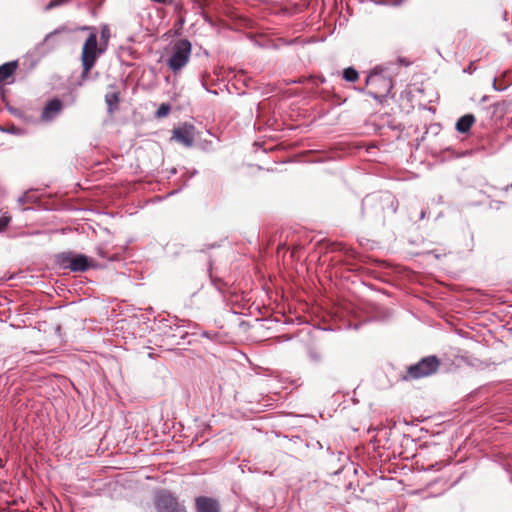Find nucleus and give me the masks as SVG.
Returning a JSON list of instances; mask_svg holds the SVG:
<instances>
[{
  "instance_id": "nucleus-1",
  "label": "nucleus",
  "mask_w": 512,
  "mask_h": 512,
  "mask_svg": "<svg viewBox=\"0 0 512 512\" xmlns=\"http://www.w3.org/2000/svg\"><path fill=\"white\" fill-rule=\"evenodd\" d=\"M105 51V47H102V44H98L97 33L95 31H92L88 35L82 48V79H85L87 77L89 71L94 67L98 57L102 55Z\"/></svg>"
},
{
  "instance_id": "nucleus-2",
  "label": "nucleus",
  "mask_w": 512,
  "mask_h": 512,
  "mask_svg": "<svg viewBox=\"0 0 512 512\" xmlns=\"http://www.w3.org/2000/svg\"><path fill=\"white\" fill-rule=\"evenodd\" d=\"M441 365L439 358L435 355L423 357L417 363L410 365L403 376L404 380H416L431 376L437 372Z\"/></svg>"
},
{
  "instance_id": "nucleus-3",
  "label": "nucleus",
  "mask_w": 512,
  "mask_h": 512,
  "mask_svg": "<svg viewBox=\"0 0 512 512\" xmlns=\"http://www.w3.org/2000/svg\"><path fill=\"white\" fill-rule=\"evenodd\" d=\"M382 69L376 67L366 78V85H370L377 91H368L367 94L376 100H381L389 95L393 89V80L381 74Z\"/></svg>"
},
{
  "instance_id": "nucleus-4",
  "label": "nucleus",
  "mask_w": 512,
  "mask_h": 512,
  "mask_svg": "<svg viewBox=\"0 0 512 512\" xmlns=\"http://www.w3.org/2000/svg\"><path fill=\"white\" fill-rule=\"evenodd\" d=\"M192 45L187 39H180L173 45L172 54L167 61L168 67L175 73L186 66L190 59Z\"/></svg>"
},
{
  "instance_id": "nucleus-5",
  "label": "nucleus",
  "mask_w": 512,
  "mask_h": 512,
  "mask_svg": "<svg viewBox=\"0 0 512 512\" xmlns=\"http://www.w3.org/2000/svg\"><path fill=\"white\" fill-rule=\"evenodd\" d=\"M382 194L367 195L361 204V215L373 220L382 221L384 214Z\"/></svg>"
},
{
  "instance_id": "nucleus-6",
  "label": "nucleus",
  "mask_w": 512,
  "mask_h": 512,
  "mask_svg": "<svg viewBox=\"0 0 512 512\" xmlns=\"http://www.w3.org/2000/svg\"><path fill=\"white\" fill-rule=\"evenodd\" d=\"M58 263L73 272H85L91 264L90 259L84 254H74L72 252H65L58 255Z\"/></svg>"
},
{
  "instance_id": "nucleus-7",
  "label": "nucleus",
  "mask_w": 512,
  "mask_h": 512,
  "mask_svg": "<svg viewBox=\"0 0 512 512\" xmlns=\"http://www.w3.org/2000/svg\"><path fill=\"white\" fill-rule=\"evenodd\" d=\"M155 508L157 512H186L177 498L169 491L163 490L156 494Z\"/></svg>"
},
{
  "instance_id": "nucleus-8",
  "label": "nucleus",
  "mask_w": 512,
  "mask_h": 512,
  "mask_svg": "<svg viewBox=\"0 0 512 512\" xmlns=\"http://www.w3.org/2000/svg\"><path fill=\"white\" fill-rule=\"evenodd\" d=\"M69 32V29L66 26H60L53 30L52 32L48 33L43 41L37 45V49H43V52H49L53 49H55L59 42L56 40V37L62 33Z\"/></svg>"
},
{
  "instance_id": "nucleus-9",
  "label": "nucleus",
  "mask_w": 512,
  "mask_h": 512,
  "mask_svg": "<svg viewBox=\"0 0 512 512\" xmlns=\"http://www.w3.org/2000/svg\"><path fill=\"white\" fill-rule=\"evenodd\" d=\"M63 109V103L60 99L54 98L47 102V104L44 106L42 113H41V119L43 121H51L55 119L60 112Z\"/></svg>"
},
{
  "instance_id": "nucleus-10",
  "label": "nucleus",
  "mask_w": 512,
  "mask_h": 512,
  "mask_svg": "<svg viewBox=\"0 0 512 512\" xmlns=\"http://www.w3.org/2000/svg\"><path fill=\"white\" fill-rule=\"evenodd\" d=\"M173 137L186 147L194 143L193 126H183L173 130Z\"/></svg>"
},
{
  "instance_id": "nucleus-11",
  "label": "nucleus",
  "mask_w": 512,
  "mask_h": 512,
  "mask_svg": "<svg viewBox=\"0 0 512 512\" xmlns=\"http://www.w3.org/2000/svg\"><path fill=\"white\" fill-rule=\"evenodd\" d=\"M197 512H220V505L217 500L200 496L195 499Z\"/></svg>"
},
{
  "instance_id": "nucleus-12",
  "label": "nucleus",
  "mask_w": 512,
  "mask_h": 512,
  "mask_svg": "<svg viewBox=\"0 0 512 512\" xmlns=\"http://www.w3.org/2000/svg\"><path fill=\"white\" fill-rule=\"evenodd\" d=\"M475 122L473 114H465L456 122V130L460 133H467Z\"/></svg>"
},
{
  "instance_id": "nucleus-13",
  "label": "nucleus",
  "mask_w": 512,
  "mask_h": 512,
  "mask_svg": "<svg viewBox=\"0 0 512 512\" xmlns=\"http://www.w3.org/2000/svg\"><path fill=\"white\" fill-rule=\"evenodd\" d=\"M17 61H11L0 65V83L11 77L17 69Z\"/></svg>"
},
{
  "instance_id": "nucleus-14",
  "label": "nucleus",
  "mask_w": 512,
  "mask_h": 512,
  "mask_svg": "<svg viewBox=\"0 0 512 512\" xmlns=\"http://www.w3.org/2000/svg\"><path fill=\"white\" fill-rule=\"evenodd\" d=\"M382 199L384 203V210H390L392 214H395L398 209V201L396 198L389 193H384L382 194Z\"/></svg>"
},
{
  "instance_id": "nucleus-15",
  "label": "nucleus",
  "mask_w": 512,
  "mask_h": 512,
  "mask_svg": "<svg viewBox=\"0 0 512 512\" xmlns=\"http://www.w3.org/2000/svg\"><path fill=\"white\" fill-rule=\"evenodd\" d=\"M105 102L109 113H112L118 107L119 96L118 93L112 92L105 95Z\"/></svg>"
},
{
  "instance_id": "nucleus-16",
  "label": "nucleus",
  "mask_w": 512,
  "mask_h": 512,
  "mask_svg": "<svg viewBox=\"0 0 512 512\" xmlns=\"http://www.w3.org/2000/svg\"><path fill=\"white\" fill-rule=\"evenodd\" d=\"M165 327L169 328L171 331L177 330L178 328L185 327L186 320L179 319L174 317L173 319H166Z\"/></svg>"
},
{
  "instance_id": "nucleus-17",
  "label": "nucleus",
  "mask_w": 512,
  "mask_h": 512,
  "mask_svg": "<svg viewBox=\"0 0 512 512\" xmlns=\"http://www.w3.org/2000/svg\"><path fill=\"white\" fill-rule=\"evenodd\" d=\"M342 75L347 82H355L359 77L357 70L354 69L353 67H348L344 69Z\"/></svg>"
},
{
  "instance_id": "nucleus-18",
  "label": "nucleus",
  "mask_w": 512,
  "mask_h": 512,
  "mask_svg": "<svg viewBox=\"0 0 512 512\" xmlns=\"http://www.w3.org/2000/svg\"><path fill=\"white\" fill-rule=\"evenodd\" d=\"M109 37H110L109 29L107 27H104L101 30V41H100V44H102V47H105V50L107 49Z\"/></svg>"
},
{
  "instance_id": "nucleus-19",
  "label": "nucleus",
  "mask_w": 512,
  "mask_h": 512,
  "mask_svg": "<svg viewBox=\"0 0 512 512\" xmlns=\"http://www.w3.org/2000/svg\"><path fill=\"white\" fill-rule=\"evenodd\" d=\"M171 110V107L169 104H161L160 107L157 109L156 111V116L161 118V117H164L166 115H168V113L170 112Z\"/></svg>"
},
{
  "instance_id": "nucleus-20",
  "label": "nucleus",
  "mask_w": 512,
  "mask_h": 512,
  "mask_svg": "<svg viewBox=\"0 0 512 512\" xmlns=\"http://www.w3.org/2000/svg\"><path fill=\"white\" fill-rule=\"evenodd\" d=\"M11 221V217L9 215H3L0 217V233L5 231Z\"/></svg>"
},
{
  "instance_id": "nucleus-21",
  "label": "nucleus",
  "mask_w": 512,
  "mask_h": 512,
  "mask_svg": "<svg viewBox=\"0 0 512 512\" xmlns=\"http://www.w3.org/2000/svg\"><path fill=\"white\" fill-rule=\"evenodd\" d=\"M68 0H51L47 6L45 7V10H51L55 7H58L64 3H66Z\"/></svg>"
},
{
  "instance_id": "nucleus-22",
  "label": "nucleus",
  "mask_w": 512,
  "mask_h": 512,
  "mask_svg": "<svg viewBox=\"0 0 512 512\" xmlns=\"http://www.w3.org/2000/svg\"><path fill=\"white\" fill-rule=\"evenodd\" d=\"M30 200L27 196V194H23L21 195L18 199H17V202L19 204V206H23L24 204L28 203Z\"/></svg>"
},
{
  "instance_id": "nucleus-23",
  "label": "nucleus",
  "mask_w": 512,
  "mask_h": 512,
  "mask_svg": "<svg viewBox=\"0 0 512 512\" xmlns=\"http://www.w3.org/2000/svg\"><path fill=\"white\" fill-rule=\"evenodd\" d=\"M476 70V66L471 62L466 68L463 69L464 73L472 74Z\"/></svg>"
},
{
  "instance_id": "nucleus-24",
  "label": "nucleus",
  "mask_w": 512,
  "mask_h": 512,
  "mask_svg": "<svg viewBox=\"0 0 512 512\" xmlns=\"http://www.w3.org/2000/svg\"><path fill=\"white\" fill-rule=\"evenodd\" d=\"M426 217V210H422L420 213V219H424Z\"/></svg>"
},
{
  "instance_id": "nucleus-25",
  "label": "nucleus",
  "mask_w": 512,
  "mask_h": 512,
  "mask_svg": "<svg viewBox=\"0 0 512 512\" xmlns=\"http://www.w3.org/2000/svg\"><path fill=\"white\" fill-rule=\"evenodd\" d=\"M280 338H282L283 340H290V337L288 335H282Z\"/></svg>"
},
{
  "instance_id": "nucleus-26",
  "label": "nucleus",
  "mask_w": 512,
  "mask_h": 512,
  "mask_svg": "<svg viewBox=\"0 0 512 512\" xmlns=\"http://www.w3.org/2000/svg\"><path fill=\"white\" fill-rule=\"evenodd\" d=\"M493 88H494L495 90H500V89H499V88H497V86H496V79H494V81H493Z\"/></svg>"
},
{
  "instance_id": "nucleus-27",
  "label": "nucleus",
  "mask_w": 512,
  "mask_h": 512,
  "mask_svg": "<svg viewBox=\"0 0 512 512\" xmlns=\"http://www.w3.org/2000/svg\"><path fill=\"white\" fill-rule=\"evenodd\" d=\"M511 188H512V183H511V184H509V185H507V186L505 187V191H508V190H509V189H511Z\"/></svg>"
},
{
  "instance_id": "nucleus-28",
  "label": "nucleus",
  "mask_w": 512,
  "mask_h": 512,
  "mask_svg": "<svg viewBox=\"0 0 512 512\" xmlns=\"http://www.w3.org/2000/svg\"><path fill=\"white\" fill-rule=\"evenodd\" d=\"M203 336H205V337H209V334H208L207 332H204V333H203Z\"/></svg>"
},
{
  "instance_id": "nucleus-29",
  "label": "nucleus",
  "mask_w": 512,
  "mask_h": 512,
  "mask_svg": "<svg viewBox=\"0 0 512 512\" xmlns=\"http://www.w3.org/2000/svg\"><path fill=\"white\" fill-rule=\"evenodd\" d=\"M171 173H172V174H175V173H176V169H175V168H174V169H172V170H171Z\"/></svg>"
}]
</instances>
